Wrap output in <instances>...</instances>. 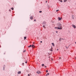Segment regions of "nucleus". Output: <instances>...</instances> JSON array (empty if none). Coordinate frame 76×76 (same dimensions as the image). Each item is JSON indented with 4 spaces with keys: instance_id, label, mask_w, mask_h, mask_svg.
<instances>
[{
    "instance_id": "obj_1",
    "label": "nucleus",
    "mask_w": 76,
    "mask_h": 76,
    "mask_svg": "<svg viewBox=\"0 0 76 76\" xmlns=\"http://www.w3.org/2000/svg\"><path fill=\"white\" fill-rule=\"evenodd\" d=\"M57 25L58 27H60V28H62L61 24L60 23H58L57 24Z\"/></svg>"
},
{
    "instance_id": "obj_2",
    "label": "nucleus",
    "mask_w": 76,
    "mask_h": 76,
    "mask_svg": "<svg viewBox=\"0 0 76 76\" xmlns=\"http://www.w3.org/2000/svg\"><path fill=\"white\" fill-rule=\"evenodd\" d=\"M55 29H62V27H55Z\"/></svg>"
},
{
    "instance_id": "obj_3",
    "label": "nucleus",
    "mask_w": 76,
    "mask_h": 76,
    "mask_svg": "<svg viewBox=\"0 0 76 76\" xmlns=\"http://www.w3.org/2000/svg\"><path fill=\"white\" fill-rule=\"evenodd\" d=\"M42 67L44 66L45 68H47V66H45L44 64H42Z\"/></svg>"
},
{
    "instance_id": "obj_4",
    "label": "nucleus",
    "mask_w": 76,
    "mask_h": 76,
    "mask_svg": "<svg viewBox=\"0 0 76 76\" xmlns=\"http://www.w3.org/2000/svg\"><path fill=\"white\" fill-rule=\"evenodd\" d=\"M37 73L38 74H41V72L39 71H38V72H37Z\"/></svg>"
},
{
    "instance_id": "obj_5",
    "label": "nucleus",
    "mask_w": 76,
    "mask_h": 76,
    "mask_svg": "<svg viewBox=\"0 0 76 76\" xmlns=\"http://www.w3.org/2000/svg\"><path fill=\"white\" fill-rule=\"evenodd\" d=\"M5 67H6L5 65H4L3 66V69L4 70H5Z\"/></svg>"
},
{
    "instance_id": "obj_6",
    "label": "nucleus",
    "mask_w": 76,
    "mask_h": 76,
    "mask_svg": "<svg viewBox=\"0 0 76 76\" xmlns=\"http://www.w3.org/2000/svg\"><path fill=\"white\" fill-rule=\"evenodd\" d=\"M72 27L74 28H76V26H75V25L72 24Z\"/></svg>"
},
{
    "instance_id": "obj_7",
    "label": "nucleus",
    "mask_w": 76,
    "mask_h": 76,
    "mask_svg": "<svg viewBox=\"0 0 76 76\" xmlns=\"http://www.w3.org/2000/svg\"><path fill=\"white\" fill-rule=\"evenodd\" d=\"M45 24H46V22H45V21L43 22V25H45Z\"/></svg>"
},
{
    "instance_id": "obj_8",
    "label": "nucleus",
    "mask_w": 76,
    "mask_h": 76,
    "mask_svg": "<svg viewBox=\"0 0 76 76\" xmlns=\"http://www.w3.org/2000/svg\"><path fill=\"white\" fill-rule=\"evenodd\" d=\"M31 47L32 48H35V46H34V45H31Z\"/></svg>"
},
{
    "instance_id": "obj_9",
    "label": "nucleus",
    "mask_w": 76,
    "mask_h": 76,
    "mask_svg": "<svg viewBox=\"0 0 76 76\" xmlns=\"http://www.w3.org/2000/svg\"><path fill=\"white\" fill-rule=\"evenodd\" d=\"M30 19L32 20L33 19V17L31 16L30 18Z\"/></svg>"
},
{
    "instance_id": "obj_10",
    "label": "nucleus",
    "mask_w": 76,
    "mask_h": 76,
    "mask_svg": "<svg viewBox=\"0 0 76 76\" xmlns=\"http://www.w3.org/2000/svg\"><path fill=\"white\" fill-rule=\"evenodd\" d=\"M58 19H59V20H61V18L60 17H58Z\"/></svg>"
},
{
    "instance_id": "obj_11",
    "label": "nucleus",
    "mask_w": 76,
    "mask_h": 76,
    "mask_svg": "<svg viewBox=\"0 0 76 76\" xmlns=\"http://www.w3.org/2000/svg\"><path fill=\"white\" fill-rule=\"evenodd\" d=\"M52 45H53V47H54V46H55V45H54V43H52Z\"/></svg>"
},
{
    "instance_id": "obj_12",
    "label": "nucleus",
    "mask_w": 76,
    "mask_h": 76,
    "mask_svg": "<svg viewBox=\"0 0 76 76\" xmlns=\"http://www.w3.org/2000/svg\"><path fill=\"white\" fill-rule=\"evenodd\" d=\"M21 73V72L19 71L18 72V74H20Z\"/></svg>"
},
{
    "instance_id": "obj_13",
    "label": "nucleus",
    "mask_w": 76,
    "mask_h": 76,
    "mask_svg": "<svg viewBox=\"0 0 76 76\" xmlns=\"http://www.w3.org/2000/svg\"><path fill=\"white\" fill-rule=\"evenodd\" d=\"M50 51H53V47L52 46L51 47V49Z\"/></svg>"
},
{
    "instance_id": "obj_14",
    "label": "nucleus",
    "mask_w": 76,
    "mask_h": 76,
    "mask_svg": "<svg viewBox=\"0 0 76 76\" xmlns=\"http://www.w3.org/2000/svg\"><path fill=\"white\" fill-rule=\"evenodd\" d=\"M31 46H32V45H30V46H28V47L29 48H30L31 47Z\"/></svg>"
},
{
    "instance_id": "obj_15",
    "label": "nucleus",
    "mask_w": 76,
    "mask_h": 76,
    "mask_svg": "<svg viewBox=\"0 0 76 76\" xmlns=\"http://www.w3.org/2000/svg\"><path fill=\"white\" fill-rule=\"evenodd\" d=\"M59 1L60 2H63V1H62V0H59Z\"/></svg>"
},
{
    "instance_id": "obj_16",
    "label": "nucleus",
    "mask_w": 76,
    "mask_h": 76,
    "mask_svg": "<svg viewBox=\"0 0 76 76\" xmlns=\"http://www.w3.org/2000/svg\"><path fill=\"white\" fill-rule=\"evenodd\" d=\"M67 1V0H64V2H66Z\"/></svg>"
},
{
    "instance_id": "obj_17",
    "label": "nucleus",
    "mask_w": 76,
    "mask_h": 76,
    "mask_svg": "<svg viewBox=\"0 0 76 76\" xmlns=\"http://www.w3.org/2000/svg\"><path fill=\"white\" fill-rule=\"evenodd\" d=\"M11 9H12V10H13L14 9V8H13L12 7V8H11Z\"/></svg>"
},
{
    "instance_id": "obj_18",
    "label": "nucleus",
    "mask_w": 76,
    "mask_h": 76,
    "mask_svg": "<svg viewBox=\"0 0 76 76\" xmlns=\"http://www.w3.org/2000/svg\"><path fill=\"white\" fill-rule=\"evenodd\" d=\"M24 40H25V39H26V37H24Z\"/></svg>"
},
{
    "instance_id": "obj_19",
    "label": "nucleus",
    "mask_w": 76,
    "mask_h": 76,
    "mask_svg": "<svg viewBox=\"0 0 76 76\" xmlns=\"http://www.w3.org/2000/svg\"><path fill=\"white\" fill-rule=\"evenodd\" d=\"M65 47H66V48H67V49L69 48V46H68V47H67L66 46H65Z\"/></svg>"
},
{
    "instance_id": "obj_20",
    "label": "nucleus",
    "mask_w": 76,
    "mask_h": 76,
    "mask_svg": "<svg viewBox=\"0 0 76 76\" xmlns=\"http://www.w3.org/2000/svg\"><path fill=\"white\" fill-rule=\"evenodd\" d=\"M39 13H42V11H39Z\"/></svg>"
},
{
    "instance_id": "obj_21",
    "label": "nucleus",
    "mask_w": 76,
    "mask_h": 76,
    "mask_svg": "<svg viewBox=\"0 0 76 76\" xmlns=\"http://www.w3.org/2000/svg\"><path fill=\"white\" fill-rule=\"evenodd\" d=\"M46 72L47 73H48V70H46Z\"/></svg>"
},
{
    "instance_id": "obj_22",
    "label": "nucleus",
    "mask_w": 76,
    "mask_h": 76,
    "mask_svg": "<svg viewBox=\"0 0 76 76\" xmlns=\"http://www.w3.org/2000/svg\"><path fill=\"white\" fill-rule=\"evenodd\" d=\"M58 11H59V10H56V12H58Z\"/></svg>"
},
{
    "instance_id": "obj_23",
    "label": "nucleus",
    "mask_w": 76,
    "mask_h": 76,
    "mask_svg": "<svg viewBox=\"0 0 76 76\" xmlns=\"http://www.w3.org/2000/svg\"><path fill=\"white\" fill-rule=\"evenodd\" d=\"M43 27H44V28H45V26H43Z\"/></svg>"
},
{
    "instance_id": "obj_24",
    "label": "nucleus",
    "mask_w": 76,
    "mask_h": 76,
    "mask_svg": "<svg viewBox=\"0 0 76 76\" xmlns=\"http://www.w3.org/2000/svg\"><path fill=\"white\" fill-rule=\"evenodd\" d=\"M56 34H57V33H58V31H56Z\"/></svg>"
},
{
    "instance_id": "obj_25",
    "label": "nucleus",
    "mask_w": 76,
    "mask_h": 76,
    "mask_svg": "<svg viewBox=\"0 0 76 76\" xmlns=\"http://www.w3.org/2000/svg\"><path fill=\"white\" fill-rule=\"evenodd\" d=\"M47 74H48V75H50V74H49V73H47Z\"/></svg>"
},
{
    "instance_id": "obj_26",
    "label": "nucleus",
    "mask_w": 76,
    "mask_h": 76,
    "mask_svg": "<svg viewBox=\"0 0 76 76\" xmlns=\"http://www.w3.org/2000/svg\"><path fill=\"white\" fill-rule=\"evenodd\" d=\"M24 63H22V65H23H23H24Z\"/></svg>"
},
{
    "instance_id": "obj_27",
    "label": "nucleus",
    "mask_w": 76,
    "mask_h": 76,
    "mask_svg": "<svg viewBox=\"0 0 76 76\" xmlns=\"http://www.w3.org/2000/svg\"><path fill=\"white\" fill-rule=\"evenodd\" d=\"M61 38H60L59 39V41H61Z\"/></svg>"
},
{
    "instance_id": "obj_28",
    "label": "nucleus",
    "mask_w": 76,
    "mask_h": 76,
    "mask_svg": "<svg viewBox=\"0 0 76 76\" xmlns=\"http://www.w3.org/2000/svg\"><path fill=\"white\" fill-rule=\"evenodd\" d=\"M9 12H11V10H9Z\"/></svg>"
},
{
    "instance_id": "obj_29",
    "label": "nucleus",
    "mask_w": 76,
    "mask_h": 76,
    "mask_svg": "<svg viewBox=\"0 0 76 76\" xmlns=\"http://www.w3.org/2000/svg\"><path fill=\"white\" fill-rule=\"evenodd\" d=\"M28 76H30V75H29V74H28Z\"/></svg>"
},
{
    "instance_id": "obj_30",
    "label": "nucleus",
    "mask_w": 76,
    "mask_h": 76,
    "mask_svg": "<svg viewBox=\"0 0 76 76\" xmlns=\"http://www.w3.org/2000/svg\"><path fill=\"white\" fill-rule=\"evenodd\" d=\"M25 50L24 51H23V53H25Z\"/></svg>"
},
{
    "instance_id": "obj_31",
    "label": "nucleus",
    "mask_w": 76,
    "mask_h": 76,
    "mask_svg": "<svg viewBox=\"0 0 76 76\" xmlns=\"http://www.w3.org/2000/svg\"><path fill=\"white\" fill-rule=\"evenodd\" d=\"M72 19H74V17H72Z\"/></svg>"
},
{
    "instance_id": "obj_32",
    "label": "nucleus",
    "mask_w": 76,
    "mask_h": 76,
    "mask_svg": "<svg viewBox=\"0 0 76 76\" xmlns=\"http://www.w3.org/2000/svg\"><path fill=\"white\" fill-rule=\"evenodd\" d=\"M40 42L41 43H42V41H41Z\"/></svg>"
},
{
    "instance_id": "obj_33",
    "label": "nucleus",
    "mask_w": 76,
    "mask_h": 76,
    "mask_svg": "<svg viewBox=\"0 0 76 76\" xmlns=\"http://www.w3.org/2000/svg\"><path fill=\"white\" fill-rule=\"evenodd\" d=\"M33 44H35V42H34L33 43Z\"/></svg>"
},
{
    "instance_id": "obj_34",
    "label": "nucleus",
    "mask_w": 76,
    "mask_h": 76,
    "mask_svg": "<svg viewBox=\"0 0 76 76\" xmlns=\"http://www.w3.org/2000/svg\"><path fill=\"white\" fill-rule=\"evenodd\" d=\"M26 71L27 72H28V70H27Z\"/></svg>"
},
{
    "instance_id": "obj_35",
    "label": "nucleus",
    "mask_w": 76,
    "mask_h": 76,
    "mask_svg": "<svg viewBox=\"0 0 76 76\" xmlns=\"http://www.w3.org/2000/svg\"><path fill=\"white\" fill-rule=\"evenodd\" d=\"M46 76H48V74H47L46 75Z\"/></svg>"
},
{
    "instance_id": "obj_36",
    "label": "nucleus",
    "mask_w": 76,
    "mask_h": 76,
    "mask_svg": "<svg viewBox=\"0 0 76 76\" xmlns=\"http://www.w3.org/2000/svg\"><path fill=\"white\" fill-rule=\"evenodd\" d=\"M34 21H36V20H34Z\"/></svg>"
},
{
    "instance_id": "obj_37",
    "label": "nucleus",
    "mask_w": 76,
    "mask_h": 76,
    "mask_svg": "<svg viewBox=\"0 0 76 76\" xmlns=\"http://www.w3.org/2000/svg\"><path fill=\"white\" fill-rule=\"evenodd\" d=\"M59 59H61V57H59Z\"/></svg>"
},
{
    "instance_id": "obj_38",
    "label": "nucleus",
    "mask_w": 76,
    "mask_h": 76,
    "mask_svg": "<svg viewBox=\"0 0 76 76\" xmlns=\"http://www.w3.org/2000/svg\"><path fill=\"white\" fill-rule=\"evenodd\" d=\"M25 63H27V61L25 62Z\"/></svg>"
},
{
    "instance_id": "obj_39",
    "label": "nucleus",
    "mask_w": 76,
    "mask_h": 76,
    "mask_svg": "<svg viewBox=\"0 0 76 76\" xmlns=\"http://www.w3.org/2000/svg\"><path fill=\"white\" fill-rule=\"evenodd\" d=\"M57 51H58V49H57Z\"/></svg>"
},
{
    "instance_id": "obj_40",
    "label": "nucleus",
    "mask_w": 76,
    "mask_h": 76,
    "mask_svg": "<svg viewBox=\"0 0 76 76\" xmlns=\"http://www.w3.org/2000/svg\"><path fill=\"white\" fill-rule=\"evenodd\" d=\"M46 3H47V1H46Z\"/></svg>"
},
{
    "instance_id": "obj_41",
    "label": "nucleus",
    "mask_w": 76,
    "mask_h": 76,
    "mask_svg": "<svg viewBox=\"0 0 76 76\" xmlns=\"http://www.w3.org/2000/svg\"><path fill=\"white\" fill-rule=\"evenodd\" d=\"M1 46H0V48H1Z\"/></svg>"
},
{
    "instance_id": "obj_42",
    "label": "nucleus",
    "mask_w": 76,
    "mask_h": 76,
    "mask_svg": "<svg viewBox=\"0 0 76 76\" xmlns=\"http://www.w3.org/2000/svg\"><path fill=\"white\" fill-rule=\"evenodd\" d=\"M75 58V59L76 60V58Z\"/></svg>"
},
{
    "instance_id": "obj_43",
    "label": "nucleus",
    "mask_w": 76,
    "mask_h": 76,
    "mask_svg": "<svg viewBox=\"0 0 76 76\" xmlns=\"http://www.w3.org/2000/svg\"><path fill=\"white\" fill-rule=\"evenodd\" d=\"M4 54H5V53H4Z\"/></svg>"
}]
</instances>
